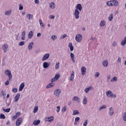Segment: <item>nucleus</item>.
<instances>
[{
    "mask_svg": "<svg viewBox=\"0 0 126 126\" xmlns=\"http://www.w3.org/2000/svg\"><path fill=\"white\" fill-rule=\"evenodd\" d=\"M79 120H80V118L79 117H76L75 119V122L77 123V122H78L79 121Z\"/></svg>",
    "mask_w": 126,
    "mask_h": 126,
    "instance_id": "obj_55",
    "label": "nucleus"
},
{
    "mask_svg": "<svg viewBox=\"0 0 126 126\" xmlns=\"http://www.w3.org/2000/svg\"><path fill=\"white\" fill-rule=\"evenodd\" d=\"M2 110L3 111V112H5V113H9V112H10V108H7V109H4V108H2Z\"/></svg>",
    "mask_w": 126,
    "mask_h": 126,
    "instance_id": "obj_35",
    "label": "nucleus"
},
{
    "mask_svg": "<svg viewBox=\"0 0 126 126\" xmlns=\"http://www.w3.org/2000/svg\"><path fill=\"white\" fill-rule=\"evenodd\" d=\"M40 123H41V121H40V120H34L33 122V125H34V126H38Z\"/></svg>",
    "mask_w": 126,
    "mask_h": 126,
    "instance_id": "obj_20",
    "label": "nucleus"
},
{
    "mask_svg": "<svg viewBox=\"0 0 126 126\" xmlns=\"http://www.w3.org/2000/svg\"><path fill=\"white\" fill-rule=\"evenodd\" d=\"M114 109H113V107H111L109 108L108 110V115L110 116V117H112L113 115H114Z\"/></svg>",
    "mask_w": 126,
    "mask_h": 126,
    "instance_id": "obj_9",
    "label": "nucleus"
},
{
    "mask_svg": "<svg viewBox=\"0 0 126 126\" xmlns=\"http://www.w3.org/2000/svg\"><path fill=\"white\" fill-rule=\"evenodd\" d=\"M114 19V16L113 13H111L108 17L109 21H112Z\"/></svg>",
    "mask_w": 126,
    "mask_h": 126,
    "instance_id": "obj_24",
    "label": "nucleus"
},
{
    "mask_svg": "<svg viewBox=\"0 0 126 126\" xmlns=\"http://www.w3.org/2000/svg\"><path fill=\"white\" fill-rule=\"evenodd\" d=\"M38 112V107L35 106L33 109V113H37Z\"/></svg>",
    "mask_w": 126,
    "mask_h": 126,
    "instance_id": "obj_46",
    "label": "nucleus"
},
{
    "mask_svg": "<svg viewBox=\"0 0 126 126\" xmlns=\"http://www.w3.org/2000/svg\"><path fill=\"white\" fill-rule=\"evenodd\" d=\"M22 118H19L16 122V126H20V125H21V124H22Z\"/></svg>",
    "mask_w": 126,
    "mask_h": 126,
    "instance_id": "obj_6",
    "label": "nucleus"
},
{
    "mask_svg": "<svg viewBox=\"0 0 126 126\" xmlns=\"http://www.w3.org/2000/svg\"><path fill=\"white\" fill-rule=\"evenodd\" d=\"M15 115L17 116V117L18 118V117L20 116V112H18Z\"/></svg>",
    "mask_w": 126,
    "mask_h": 126,
    "instance_id": "obj_59",
    "label": "nucleus"
},
{
    "mask_svg": "<svg viewBox=\"0 0 126 126\" xmlns=\"http://www.w3.org/2000/svg\"><path fill=\"white\" fill-rule=\"evenodd\" d=\"M34 2L37 4H39V0H34Z\"/></svg>",
    "mask_w": 126,
    "mask_h": 126,
    "instance_id": "obj_64",
    "label": "nucleus"
},
{
    "mask_svg": "<svg viewBox=\"0 0 126 126\" xmlns=\"http://www.w3.org/2000/svg\"><path fill=\"white\" fill-rule=\"evenodd\" d=\"M73 101H78V103L80 102V98H78V96H74L73 99Z\"/></svg>",
    "mask_w": 126,
    "mask_h": 126,
    "instance_id": "obj_26",
    "label": "nucleus"
},
{
    "mask_svg": "<svg viewBox=\"0 0 126 126\" xmlns=\"http://www.w3.org/2000/svg\"><path fill=\"white\" fill-rule=\"evenodd\" d=\"M26 35V32L25 31L22 32V36H25Z\"/></svg>",
    "mask_w": 126,
    "mask_h": 126,
    "instance_id": "obj_62",
    "label": "nucleus"
},
{
    "mask_svg": "<svg viewBox=\"0 0 126 126\" xmlns=\"http://www.w3.org/2000/svg\"><path fill=\"white\" fill-rule=\"evenodd\" d=\"M86 70H87L86 67H85V66L82 67V68L81 69L82 75L84 76V75H85V74H86Z\"/></svg>",
    "mask_w": 126,
    "mask_h": 126,
    "instance_id": "obj_7",
    "label": "nucleus"
},
{
    "mask_svg": "<svg viewBox=\"0 0 126 126\" xmlns=\"http://www.w3.org/2000/svg\"><path fill=\"white\" fill-rule=\"evenodd\" d=\"M11 14V11H7L5 12V15H7V16H9Z\"/></svg>",
    "mask_w": 126,
    "mask_h": 126,
    "instance_id": "obj_39",
    "label": "nucleus"
},
{
    "mask_svg": "<svg viewBox=\"0 0 126 126\" xmlns=\"http://www.w3.org/2000/svg\"><path fill=\"white\" fill-rule=\"evenodd\" d=\"M66 106H64L63 108L62 109V112H63V113H64L66 111Z\"/></svg>",
    "mask_w": 126,
    "mask_h": 126,
    "instance_id": "obj_41",
    "label": "nucleus"
},
{
    "mask_svg": "<svg viewBox=\"0 0 126 126\" xmlns=\"http://www.w3.org/2000/svg\"><path fill=\"white\" fill-rule=\"evenodd\" d=\"M106 95L107 97L109 98H116L117 95L116 94H113V93L111 91H108L106 92Z\"/></svg>",
    "mask_w": 126,
    "mask_h": 126,
    "instance_id": "obj_1",
    "label": "nucleus"
},
{
    "mask_svg": "<svg viewBox=\"0 0 126 126\" xmlns=\"http://www.w3.org/2000/svg\"><path fill=\"white\" fill-rule=\"evenodd\" d=\"M8 48V45L7 44H4L2 47V50L4 51V53L7 52V48Z\"/></svg>",
    "mask_w": 126,
    "mask_h": 126,
    "instance_id": "obj_17",
    "label": "nucleus"
},
{
    "mask_svg": "<svg viewBox=\"0 0 126 126\" xmlns=\"http://www.w3.org/2000/svg\"><path fill=\"white\" fill-rule=\"evenodd\" d=\"M61 75L60 74H56L55 75V77H54L55 80H58L60 77Z\"/></svg>",
    "mask_w": 126,
    "mask_h": 126,
    "instance_id": "obj_40",
    "label": "nucleus"
},
{
    "mask_svg": "<svg viewBox=\"0 0 126 126\" xmlns=\"http://www.w3.org/2000/svg\"><path fill=\"white\" fill-rule=\"evenodd\" d=\"M51 39H52L53 41H55V40H56V39H57V36H56V35H53V36L51 37Z\"/></svg>",
    "mask_w": 126,
    "mask_h": 126,
    "instance_id": "obj_52",
    "label": "nucleus"
},
{
    "mask_svg": "<svg viewBox=\"0 0 126 126\" xmlns=\"http://www.w3.org/2000/svg\"><path fill=\"white\" fill-rule=\"evenodd\" d=\"M61 93H62V91H61V89H60L56 90L54 92V95L56 96V97H58V98L59 97H60Z\"/></svg>",
    "mask_w": 126,
    "mask_h": 126,
    "instance_id": "obj_3",
    "label": "nucleus"
},
{
    "mask_svg": "<svg viewBox=\"0 0 126 126\" xmlns=\"http://www.w3.org/2000/svg\"><path fill=\"white\" fill-rule=\"evenodd\" d=\"M55 86V84L51 83L49 84H48L46 87V89H49V88H51L52 87H54Z\"/></svg>",
    "mask_w": 126,
    "mask_h": 126,
    "instance_id": "obj_22",
    "label": "nucleus"
},
{
    "mask_svg": "<svg viewBox=\"0 0 126 126\" xmlns=\"http://www.w3.org/2000/svg\"><path fill=\"white\" fill-rule=\"evenodd\" d=\"M102 64L104 67H108V65H109V61H108V60L103 61Z\"/></svg>",
    "mask_w": 126,
    "mask_h": 126,
    "instance_id": "obj_12",
    "label": "nucleus"
},
{
    "mask_svg": "<svg viewBox=\"0 0 126 126\" xmlns=\"http://www.w3.org/2000/svg\"><path fill=\"white\" fill-rule=\"evenodd\" d=\"M59 67H60V62H59L58 63H57L55 65V68L56 69H58Z\"/></svg>",
    "mask_w": 126,
    "mask_h": 126,
    "instance_id": "obj_47",
    "label": "nucleus"
},
{
    "mask_svg": "<svg viewBox=\"0 0 126 126\" xmlns=\"http://www.w3.org/2000/svg\"><path fill=\"white\" fill-rule=\"evenodd\" d=\"M100 76V73L96 72L94 74V77H99Z\"/></svg>",
    "mask_w": 126,
    "mask_h": 126,
    "instance_id": "obj_43",
    "label": "nucleus"
},
{
    "mask_svg": "<svg viewBox=\"0 0 126 126\" xmlns=\"http://www.w3.org/2000/svg\"><path fill=\"white\" fill-rule=\"evenodd\" d=\"M25 86V84H24V83H21V85H20L19 91H22V90H23V89L24 88Z\"/></svg>",
    "mask_w": 126,
    "mask_h": 126,
    "instance_id": "obj_18",
    "label": "nucleus"
},
{
    "mask_svg": "<svg viewBox=\"0 0 126 126\" xmlns=\"http://www.w3.org/2000/svg\"><path fill=\"white\" fill-rule=\"evenodd\" d=\"M126 44V36L125 37L124 39L122 40L121 45V46H125Z\"/></svg>",
    "mask_w": 126,
    "mask_h": 126,
    "instance_id": "obj_25",
    "label": "nucleus"
},
{
    "mask_svg": "<svg viewBox=\"0 0 126 126\" xmlns=\"http://www.w3.org/2000/svg\"><path fill=\"white\" fill-rule=\"evenodd\" d=\"M18 118L17 116L15 115L12 118V121H15V120H16V118Z\"/></svg>",
    "mask_w": 126,
    "mask_h": 126,
    "instance_id": "obj_54",
    "label": "nucleus"
},
{
    "mask_svg": "<svg viewBox=\"0 0 126 126\" xmlns=\"http://www.w3.org/2000/svg\"><path fill=\"white\" fill-rule=\"evenodd\" d=\"M70 57L73 62L75 63V60H74V55L73 53H70Z\"/></svg>",
    "mask_w": 126,
    "mask_h": 126,
    "instance_id": "obj_28",
    "label": "nucleus"
},
{
    "mask_svg": "<svg viewBox=\"0 0 126 126\" xmlns=\"http://www.w3.org/2000/svg\"><path fill=\"white\" fill-rule=\"evenodd\" d=\"M68 47L69 48H70V51H71V52H72V51H73V46H72V43H70L68 44Z\"/></svg>",
    "mask_w": 126,
    "mask_h": 126,
    "instance_id": "obj_30",
    "label": "nucleus"
},
{
    "mask_svg": "<svg viewBox=\"0 0 126 126\" xmlns=\"http://www.w3.org/2000/svg\"><path fill=\"white\" fill-rule=\"evenodd\" d=\"M49 7L51 9H55L56 8V4L54 2H52L49 4Z\"/></svg>",
    "mask_w": 126,
    "mask_h": 126,
    "instance_id": "obj_14",
    "label": "nucleus"
},
{
    "mask_svg": "<svg viewBox=\"0 0 126 126\" xmlns=\"http://www.w3.org/2000/svg\"><path fill=\"white\" fill-rule=\"evenodd\" d=\"M19 7V10H22L23 9V6L21 5V4H20Z\"/></svg>",
    "mask_w": 126,
    "mask_h": 126,
    "instance_id": "obj_49",
    "label": "nucleus"
},
{
    "mask_svg": "<svg viewBox=\"0 0 126 126\" xmlns=\"http://www.w3.org/2000/svg\"><path fill=\"white\" fill-rule=\"evenodd\" d=\"M49 58H50V53L45 54L42 59V62H45V61H46V60H48Z\"/></svg>",
    "mask_w": 126,
    "mask_h": 126,
    "instance_id": "obj_8",
    "label": "nucleus"
},
{
    "mask_svg": "<svg viewBox=\"0 0 126 126\" xmlns=\"http://www.w3.org/2000/svg\"><path fill=\"white\" fill-rule=\"evenodd\" d=\"M12 91L13 92H17V89H16V88H14L12 89Z\"/></svg>",
    "mask_w": 126,
    "mask_h": 126,
    "instance_id": "obj_56",
    "label": "nucleus"
},
{
    "mask_svg": "<svg viewBox=\"0 0 126 126\" xmlns=\"http://www.w3.org/2000/svg\"><path fill=\"white\" fill-rule=\"evenodd\" d=\"M106 4L108 5V6H113V3L112 2V0L108 1L106 2Z\"/></svg>",
    "mask_w": 126,
    "mask_h": 126,
    "instance_id": "obj_29",
    "label": "nucleus"
},
{
    "mask_svg": "<svg viewBox=\"0 0 126 126\" xmlns=\"http://www.w3.org/2000/svg\"><path fill=\"white\" fill-rule=\"evenodd\" d=\"M106 25V22L105 21H101L100 23V26L101 27H103Z\"/></svg>",
    "mask_w": 126,
    "mask_h": 126,
    "instance_id": "obj_31",
    "label": "nucleus"
},
{
    "mask_svg": "<svg viewBox=\"0 0 126 126\" xmlns=\"http://www.w3.org/2000/svg\"><path fill=\"white\" fill-rule=\"evenodd\" d=\"M118 63H121L122 59L121 58V57L118 58Z\"/></svg>",
    "mask_w": 126,
    "mask_h": 126,
    "instance_id": "obj_61",
    "label": "nucleus"
},
{
    "mask_svg": "<svg viewBox=\"0 0 126 126\" xmlns=\"http://www.w3.org/2000/svg\"><path fill=\"white\" fill-rule=\"evenodd\" d=\"M9 84V81L7 80L6 82H5V85L6 86H7Z\"/></svg>",
    "mask_w": 126,
    "mask_h": 126,
    "instance_id": "obj_58",
    "label": "nucleus"
},
{
    "mask_svg": "<svg viewBox=\"0 0 126 126\" xmlns=\"http://www.w3.org/2000/svg\"><path fill=\"white\" fill-rule=\"evenodd\" d=\"M118 81V78L117 77H114L111 80V82H115Z\"/></svg>",
    "mask_w": 126,
    "mask_h": 126,
    "instance_id": "obj_37",
    "label": "nucleus"
},
{
    "mask_svg": "<svg viewBox=\"0 0 126 126\" xmlns=\"http://www.w3.org/2000/svg\"><path fill=\"white\" fill-rule=\"evenodd\" d=\"M39 24H40L41 27H42L43 29L45 28V26H44V24L43 23L42 20H39Z\"/></svg>",
    "mask_w": 126,
    "mask_h": 126,
    "instance_id": "obj_34",
    "label": "nucleus"
},
{
    "mask_svg": "<svg viewBox=\"0 0 126 126\" xmlns=\"http://www.w3.org/2000/svg\"><path fill=\"white\" fill-rule=\"evenodd\" d=\"M21 39H22V40H23V41H24V40H25V35H22Z\"/></svg>",
    "mask_w": 126,
    "mask_h": 126,
    "instance_id": "obj_63",
    "label": "nucleus"
},
{
    "mask_svg": "<svg viewBox=\"0 0 126 126\" xmlns=\"http://www.w3.org/2000/svg\"><path fill=\"white\" fill-rule=\"evenodd\" d=\"M33 46H34V42H32L30 43L28 45L29 50H32V49H33Z\"/></svg>",
    "mask_w": 126,
    "mask_h": 126,
    "instance_id": "obj_19",
    "label": "nucleus"
},
{
    "mask_svg": "<svg viewBox=\"0 0 126 126\" xmlns=\"http://www.w3.org/2000/svg\"><path fill=\"white\" fill-rule=\"evenodd\" d=\"M123 119L124 121H125V122H126V112H125L124 113V115L123 117Z\"/></svg>",
    "mask_w": 126,
    "mask_h": 126,
    "instance_id": "obj_48",
    "label": "nucleus"
},
{
    "mask_svg": "<svg viewBox=\"0 0 126 126\" xmlns=\"http://www.w3.org/2000/svg\"><path fill=\"white\" fill-rule=\"evenodd\" d=\"M88 124V120H86L85 122L83 124V126H87V124Z\"/></svg>",
    "mask_w": 126,
    "mask_h": 126,
    "instance_id": "obj_50",
    "label": "nucleus"
},
{
    "mask_svg": "<svg viewBox=\"0 0 126 126\" xmlns=\"http://www.w3.org/2000/svg\"><path fill=\"white\" fill-rule=\"evenodd\" d=\"M84 99L83 100V103L84 105H86L87 104V97L86 96H84Z\"/></svg>",
    "mask_w": 126,
    "mask_h": 126,
    "instance_id": "obj_27",
    "label": "nucleus"
},
{
    "mask_svg": "<svg viewBox=\"0 0 126 126\" xmlns=\"http://www.w3.org/2000/svg\"><path fill=\"white\" fill-rule=\"evenodd\" d=\"M90 89H91V87H89L88 88H86L85 90V92H86V93H88V92H89V91L90 90Z\"/></svg>",
    "mask_w": 126,
    "mask_h": 126,
    "instance_id": "obj_45",
    "label": "nucleus"
},
{
    "mask_svg": "<svg viewBox=\"0 0 126 126\" xmlns=\"http://www.w3.org/2000/svg\"><path fill=\"white\" fill-rule=\"evenodd\" d=\"M75 40L77 42H81L82 40V35L80 34H78L76 35Z\"/></svg>",
    "mask_w": 126,
    "mask_h": 126,
    "instance_id": "obj_5",
    "label": "nucleus"
},
{
    "mask_svg": "<svg viewBox=\"0 0 126 126\" xmlns=\"http://www.w3.org/2000/svg\"><path fill=\"white\" fill-rule=\"evenodd\" d=\"M73 79H74V71H72L69 80L70 81H72Z\"/></svg>",
    "mask_w": 126,
    "mask_h": 126,
    "instance_id": "obj_21",
    "label": "nucleus"
},
{
    "mask_svg": "<svg viewBox=\"0 0 126 126\" xmlns=\"http://www.w3.org/2000/svg\"><path fill=\"white\" fill-rule=\"evenodd\" d=\"M50 18L51 19H54V18H55V16H54V15H51L50 16Z\"/></svg>",
    "mask_w": 126,
    "mask_h": 126,
    "instance_id": "obj_60",
    "label": "nucleus"
},
{
    "mask_svg": "<svg viewBox=\"0 0 126 126\" xmlns=\"http://www.w3.org/2000/svg\"><path fill=\"white\" fill-rule=\"evenodd\" d=\"M73 14L76 19H79V14H80V12L78 10L75 9Z\"/></svg>",
    "mask_w": 126,
    "mask_h": 126,
    "instance_id": "obj_4",
    "label": "nucleus"
},
{
    "mask_svg": "<svg viewBox=\"0 0 126 126\" xmlns=\"http://www.w3.org/2000/svg\"><path fill=\"white\" fill-rule=\"evenodd\" d=\"M112 2V6H119L120 3L119 1L117 0H111Z\"/></svg>",
    "mask_w": 126,
    "mask_h": 126,
    "instance_id": "obj_10",
    "label": "nucleus"
},
{
    "mask_svg": "<svg viewBox=\"0 0 126 126\" xmlns=\"http://www.w3.org/2000/svg\"><path fill=\"white\" fill-rule=\"evenodd\" d=\"M33 36H34V32L32 31L30 32L28 36V39H32Z\"/></svg>",
    "mask_w": 126,
    "mask_h": 126,
    "instance_id": "obj_16",
    "label": "nucleus"
},
{
    "mask_svg": "<svg viewBox=\"0 0 126 126\" xmlns=\"http://www.w3.org/2000/svg\"><path fill=\"white\" fill-rule=\"evenodd\" d=\"M106 108H107V106L104 105L101 107H100V108L99 109V111H101V110L103 109H106Z\"/></svg>",
    "mask_w": 126,
    "mask_h": 126,
    "instance_id": "obj_51",
    "label": "nucleus"
},
{
    "mask_svg": "<svg viewBox=\"0 0 126 126\" xmlns=\"http://www.w3.org/2000/svg\"><path fill=\"white\" fill-rule=\"evenodd\" d=\"M25 42L24 41H21L19 43V46H24Z\"/></svg>",
    "mask_w": 126,
    "mask_h": 126,
    "instance_id": "obj_44",
    "label": "nucleus"
},
{
    "mask_svg": "<svg viewBox=\"0 0 126 126\" xmlns=\"http://www.w3.org/2000/svg\"><path fill=\"white\" fill-rule=\"evenodd\" d=\"M20 97V94H17L14 98L15 102H17L19 99Z\"/></svg>",
    "mask_w": 126,
    "mask_h": 126,
    "instance_id": "obj_23",
    "label": "nucleus"
},
{
    "mask_svg": "<svg viewBox=\"0 0 126 126\" xmlns=\"http://www.w3.org/2000/svg\"><path fill=\"white\" fill-rule=\"evenodd\" d=\"M4 73L5 74H6V75H8L9 77L8 80L10 81V80L12 79V74H11V71L8 69H7L5 70Z\"/></svg>",
    "mask_w": 126,
    "mask_h": 126,
    "instance_id": "obj_2",
    "label": "nucleus"
},
{
    "mask_svg": "<svg viewBox=\"0 0 126 126\" xmlns=\"http://www.w3.org/2000/svg\"><path fill=\"white\" fill-rule=\"evenodd\" d=\"M113 47H117V42L116 41H113Z\"/></svg>",
    "mask_w": 126,
    "mask_h": 126,
    "instance_id": "obj_57",
    "label": "nucleus"
},
{
    "mask_svg": "<svg viewBox=\"0 0 126 126\" xmlns=\"http://www.w3.org/2000/svg\"><path fill=\"white\" fill-rule=\"evenodd\" d=\"M45 121L46 122H53V121H54V117L50 116L48 118H46L45 119Z\"/></svg>",
    "mask_w": 126,
    "mask_h": 126,
    "instance_id": "obj_15",
    "label": "nucleus"
},
{
    "mask_svg": "<svg viewBox=\"0 0 126 126\" xmlns=\"http://www.w3.org/2000/svg\"><path fill=\"white\" fill-rule=\"evenodd\" d=\"M76 9L79 11H81V10H82V5H81L80 3L77 4L76 6Z\"/></svg>",
    "mask_w": 126,
    "mask_h": 126,
    "instance_id": "obj_13",
    "label": "nucleus"
},
{
    "mask_svg": "<svg viewBox=\"0 0 126 126\" xmlns=\"http://www.w3.org/2000/svg\"><path fill=\"white\" fill-rule=\"evenodd\" d=\"M60 111H61V107L60 106H57V113H59Z\"/></svg>",
    "mask_w": 126,
    "mask_h": 126,
    "instance_id": "obj_53",
    "label": "nucleus"
},
{
    "mask_svg": "<svg viewBox=\"0 0 126 126\" xmlns=\"http://www.w3.org/2000/svg\"><path fill=\"white\" fill-rule=\"evenodd\" d=\"M27 18H28L29 20H31L33 18V15L29 14L27 15Z\"/></svg>",
    "mask_w": 126,
    "mask_h": 126,
    "instance_id": "obj_33",
    "label": "nucleus"
},
{
    "mask_svg": "<svg viewBox=\"0 0 126 126\" xmlns=\"http://www.w3.org/2000/svg\"><path fill=\"white\" fill-rule=\"evenodd\" d=\"M75 115H79V111L78 110H74L73 111V116H75Z\"/></svg>",
    "mask_w": 126,
    "mask_h": 126,
    "instance_id": "obj_36",
    "label": "nucleus"
},
{
    "mask_svg": "<svg viewBox=\"0 0 126 126\" xmlns=\"http://www.w3.org/2000/svg\"><path fill=\"white\" fill-rule=\"evenodd\" d=\"M0 119H1V120H4V119H5V115H4V114L1 113L0 115Z\"/></svg>",
    "mask_w": 126,
    "mask_h": 126,
    "instance_id": "obj_38",
    "label": "nucleus"
},
{
    "mask_svg": "<svg viewBox=\"0 0 126 126\" xmlns=\"http://www.w3.org/2000/svg\"><path fill=\"white\" fill-rule=\"evenodd\" d=\"M5 92V91H2L1 92V97H3V99L5 98V96L6 95V94L4 93Z\"/></svg>",
    "mask_w": 126,
    "mask_h": 126,
    "instance_id": "obj_32",
    "label": "nucleus"
},
{
    "mask_svg": "<svg viewBox=\"0 0 126 126\" xmlns=\"http://www.w3.org/2000/svg\"><path fill=\"white\" fill-rule=\"evenodd\" d=\"M66 34H64L63 35H62L60 37L61 40H63V39H64V38H66Z\"/></svg>",
    "mask_w": 126,
    "mask_h": 126,
    "instance_id": "obj_42",
    "label": "nucleus"
},
{
    "mask_svg": "<svg viewBox=\"0 0 126 126\" xmlns=\"http://www.w3.org/2000/svg\"><path fill=\"white\" fill-rule=\"evenodd\" d=\"M51 65V63L48 62H44L43 63V68H48Z\"/></svg>",
    "mask_w": 126,
    "mask_h": 126,
    "instance_id": "obj_11",
    "label": "nucleus"
}]
</instances>
